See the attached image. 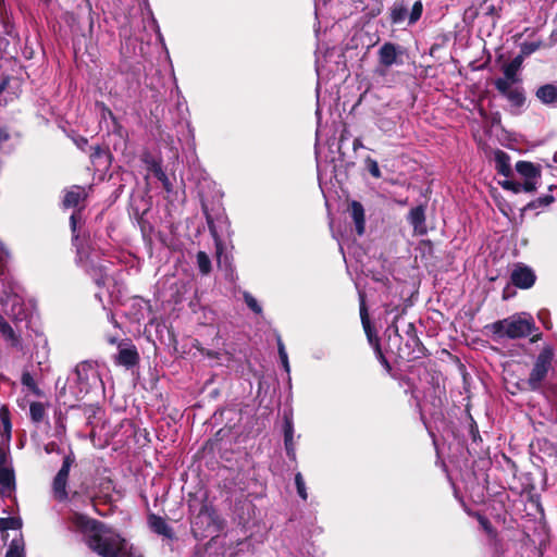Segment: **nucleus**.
<instances>
[{
  "instance_id": "nucleus-1",
  "label": "nucleus",
  "mask_w": 557,
  "mask_h": 557,
  "mask_svg": "<svg viewBox=\"0 0 557 557\" xmlns=\"http://www.w3.org/2000/svg\"><path fill=\"white\" fill-rule=\"evenodd\" d=\"M70 528L81 532L87 546L102 557H141L114 530L78 512L69 517Z\"/></svg>"
},
{
  "instance_id": "nucleus-2",
  "label": "nucleus",
  "mask_w": 557,
  "mask_h": 557,
  "mask_svg": "<svg viewBox=\"0 0 557 557\" xmlns=\"http://www.w3.org/2000/svg\"><path fill=\"white\" fill-rule=\"evenodd\" d=\"M534 327L532 317L525 312L513 314L491 325L493 333L500 338L525 337L532 333Z\"/></svg>"
},
{
  "instance_id": "nucleus-3",
  "label": "nucleus",
  "mask_w": 557,
  "mask_h": 557,
  "mask_svg": "<svg viewBox=\"0 0 557 557\" xmlns=\"http://www.w3.org/2000/svg\"><path fill=\"white\" fill-rule=\"evenodd\" d=\"M73 380L77 383L76 396L87 394L92 387L101 383L99 373L90 362H81L73 371Z\"/></svg>"
},
{
  "instance_id": "nucleus-4",
  "label": "nucleus",
  "mask_w": 557,
  "mask_h": 557,
  "mask_svg": "<svg viewBox=\"0 0 557 557\" xmlns=\"http://www.w3.org/2000/svg\"><path fill=\"white\" fill-rule=\"evenodd\" d=\"M553 349L545 347L537 356L533 369L530 373L528 385L530 389L537 391L543 380L546 377L553 361Z\"/></svg>"
},
{
  "instance_id": "nucleus-5",
  "label": "nucleus",
  "mask_w": 557,
  "mask_h": 557,
  "mask_svg": "<svg viewBox=\"0 0 557 557\" xmlns=\"http://www.w3.org/2000/svg\"><path fill=\"white\" fill-rule=\"evenodd\" d=\"M73 462H74V457L72 455L65 456L63 459L61 469L58 471L57 475L53 479V484H52L53 497L59 502H63L67 498L66 485H67L70 469H71Z\"/></svg>"
},
{
  "instance_id": "nucleus-6",
  "label": "nucleus",
  "mask_w": 557,
  "mask_h": 557,
  "mask_svg": "<svg viewBox=\"0 0 557 557\" xmlns=\"http://www.w3.org/2000/svg\"><path fill=\"white\" fill-rule=\"evenodd\" d=\"M359 296H360V319H361L363 330L367 334L368 341H369L370 345L374 348L380 361L388 369L389 364L382 354L379 338H377L373 327L371 326V322H370L369 314H368V309L366 307L364 296L361 293L359 294Z\"/></svg>"
},
{
  "instance_id": "nucleus-7",
  "label": "nucleus",
  "mask_w": 557,
  "mask_h": 557,
  "mask_svg": "<svg viewBox=\"0 0 557 557\" xmlns=\"http://www.w3.org/2000/svg\"><path fill=\"white\" fill-rule=\"evenodd\" d=\"M496 89L507 98V100L515 108H520L524 104L525 97L523 89L518 83H508L506 81H495Z\"/></svg>"
},
{
  "instance_id": "nucleus-8",
  "label": "nucleus",
  "mask_w": 557,
  "mask_h": 557,
  "mask_svg": "<svg viewBox=\"0 0 557 557\" xmlns=\"http://www.w3.org/2000/svg\"><path fill=\"white\" fill-rule=\"evenodd\" d=\"M516 171L524 178L523 191L532 193L537 187L540 170L533 163L519 161L516 164Z\"/></svg>"
},
{
  "instance_id": "nucleus-9",
  "label": "nucleus",
  "mask_w": 557,
  "mask_h": 557,
  "mask_svg": "<svg viewBox=\"0 0 557 557\" xmlns=\"http://www.w3.org/2000/svg\"><path fill=\"white\" fill-rule=\"evenodd\" d=\"M510 277L515 286L523 289L532 287L536 280L533 270L524 264H517Z\"/></svg>"
},
{
  "instance_id": "nucleus-10",
  "label": "nucleus",
  "mask_w": 557,
  "mask_h": 557,
  "mask_svg": "<svg viewBox=\"0 0 557 557\" xmlns=\"http://www.w3.org/2000/svg\"><path fill=\"white\" fill-rule=\"evenodd\" d=\"M0 302L4 314L15 319L20 318L22 304L21 298L16 294L8 295L7 299H3L2 296H0Z\"/></svg>"
},
{
  "instance_id": "nucleus-11",
  "label": "nucleus",
  "mask_w": 557,
  "mask_h": 557,
  "mask_svg": "<svg viewBox=\"0 0 557 557\" xmlns=\"http://www.w3.org/2000/svg\"><path fill=\"white\" fill-rule=\"evenodd\" d=\"M539 100L550 107H557V86L553 84H546L541 86L536 91Z\"/></svg>"
},
{
  "instance_id": "nucleus-12",
  "label": "nucleus",
  "mask_w": 557,
  "mask_h": 557,
  "mask_svg": "<svg viewBox=\"0 0 557 557\" xmlns=\"http://www.w3.org/2000/svg\"><path fill=\"white\" fill-rule=\"evenodd\" d=\"M398 51L395 45L387 42L384 44L379 50V58L381 64L386 67L397 63Z\"/></svg>"
},
{
  "instance_id": "nucleus-13",
  "label": "nucleus",
  "mask_w": 557,
  "mask_h": 557,
  "mask_svg": "<svg viewBox=\"0 0 557 557\" xmlns=\"http://www.w3.org/2000/svg\"><path fill=\"white\" fill-rule=\"evenodd\" d=\"M350 214L356 226L358 235H362L366 228L364 209L358 201L350 202Z\"/></svg>"
},
{
  "instance_id": "nucleus-14",
  "label": "nucleus",
  "mask_w": 557,
  "mask_h": 557,
  "mask_svg": "<svg viewBox=\"0 0 557 557\" xmlns=\"http://www.w3.org/2000/svg\"><path fill=\"white\" fill-rule=\"evenodd\" d=\"M494 161L497 173L503 175L504 177H510L511 165L509 156L502 150H497L494 153Z\"/></svg>"
},
{
  "instance_id": "nucleus-15",
  "label": "nucleus",
  "mask_w": 557,
  "mask_h": 557,
  "mask_svg": "<svg viewBox=\"0 0 557 557\" xmlns=\"http://www.w3.org/2000/svg\"><path fill=\"white\" fill-rule=\"evenodd\" d=\"M521 58L513 59L510 63L504 66V77L497 78L496 81H506L508 83H518V71L521 66Z\"/></svg>"
},
{
  "instance_id": "nucleus-16",
  "label": "nucleus",
  "mask_w": 557,
  "mask_h": 557,
  "mask_svg": "<svg viewBox=\"0 0 557 557\" xmlns=\"http://www.w3.org/2000/svg\"><path fill=\"white\" fill-rule=\"evenodd\" d=\"M0 485L3 493H11L15 488V475L12 468H0Z\"/></svg>"
},
{
  "instance_id": "nucleus-17",
  "label": "nucleus",
  "mask_w": 557,
  "mask_h": 557,
  "mask_svg": "<svg viewBox=\"0 0 557 557\" xmlns=\"http://www.w3.org/2000/svg\"><path fill=\"white\" fill-rule=\"evenodd\" d=\"M148 523L153 532L166 537H171V528L168 525L163 518L156 515H150L148 518Z\"/></svg>"
},
{
  "instance_id": "nucleus-18",
  "label": "nucleus",
  "mask_w": 557,
  "mask_h": 557,
  "mask_svg": "<svg viewBox=\"0 0 557 557\" xmlns=\"http://www.w3.org/2000/svg\"><path fill=\"white\" fill-rule=\"evenodd\" d=\"M409 221L411 225L413 226L414 231L423 234L425 232V215H424V209L422 207H416L411 209L409 213Z\"/></svg>"
},
{
  "instance_id": "nucleus-19",
  "label": "nucleus",
  "mask_w": 557,
  "mask_h": 557,
  "mask_svg": "<svg viewBox=\"0 0 557 557\" xmlns=\"http://www.w3.org/2000/svg\"><path fill=\"white\" fill-rule=\"evenodd\" d=\"M85 197H86L85 189L82 187L75 186L65 194L63 205L66 208L76 207Z\"/></svg>"
},
{
  "instance_id": "nucleus-20",
  "label": "nucleus",
  "mask_w": 557,
  "mask_h": 557,
  "mask_svg": "<svg viewBox=\"0 0 557 557\" xmlns=\"http://www.w3.org/2000/svg\"><path fill=\"white\" fill-rule=\"evenodd\" d=\"M0 333L11 346H17L20 344V337L3 318H0Z\"/></svg>"
},
{
  "instance_id": "nucleus-21",
  "label": "nucleus",
  "mask_w": 557,
  "mask_h": 557,
  "mask_svg": "<svg viewBox=\"0 0 557 557\" xmlns=\"http://www.w3.org/2000/svg\"><path fill=\"white\" fill-rule=\"evenodd\" d=\"M408 15L407 8L403 3H395L391 11V21L393 24L403 23Z\"/></svg>"
},
{
  "instance_id": "nucleus-22",
  "label": "nucleus",
  "mask_w": 557,
  "mask_h": 557,
  "mask_svg": "<svg viewBox=\"0 0 557 557\" xmlns=\"http://www.w3.org/2000/svg\"><path fill=\"white\" fill-rule=\"evenodd\" d=\"M22 527V520L16 517L0 518V532L17 530Z\"/></svg>"
},
{
  "instance_id": "nucleus-23",
  "label": "nucleus",
  "mask_w": 557,
  "mask_h": 557,
  "mask_svg": "<svg viewBox=\"0 0 557 557\" xmlns=\"http://www.w3.org/2000/svg\"><path fill=\"white\" fill-rule=\"evenodd\" d=\"M30 418L34 422H40L44 420L46 414L45 406L41 403H32L29 407Z\"/></svg>"
},
{
  "instance_id": "nucleus-24",
  "label": "nucleus",
  "mask_w": 557,
  "mask_h": 557,
  "mask_svg": "<svg viewBox=\"0 0 557 557\" xmlns=\"http://www.w3.org/2000/svg\"><path fill=\"white\" fill-rule=\"evenodd\" d=\"M5 557H25L24 543L22 540H13L7 550Z\"/></svg>"
},
{
  "instance_id": "nucleus-25",
  "label": "nucleus",
  "mask_w": 557,
  "mask_h": 557,
  "mask_svg": "<svg viewBox=\"0 0 557 557\" xmlns=\"http://www.w3.org/2000/svg\"><path fill=\"white\" fill-rule=\"evenodd\" d=\"M197 264L201 274L207 275L211 271V261L205 251L197 253Z\"/></svg>"
},
{
  "instance_id": "nucleus-26",
  "label": "nucleus",
  "mask_w": 557,
  "mask_h": 557,
  "mask_svg": "<svg viewBox=\"0 0 557 557\" xmlns=\"http://www.w3.org/2000/svg\"><path fill=\"white\" fill-rule=\"evenodd\" d=\"M119 361L125 366H134L137 361V352L133 349H122L119 354Z\"/></svg>"
},
{
  "instance_id": "nucleus-27",
  "label": "nucleus",
  "mask_w": 557,
  "mask_h": 557,
  "mask_svg": "<svg viewBox=\"0 0 557 557\" xmlns=\"http://www.w3.org/2000/svg\"><path fill=\"white\" fill-rule=\"evenodd\" d=\"M0 421L3 426V432L7 435L8 438L11 436L12 432V424L10 421V412L7 407H1L0 409Z\"/></svg>"
},
{
  "instance_id": "nucleus-28",
  "label": "nucleus",
  "mask_w": 557,
  "mask_h": 557,
  "mask_svg": "<svg viewBox=\"0 0 557 557\" xmlns=\"http://www.w3.org/2000/svg\"><path fill=\"white\" fill-rule=\"evenodd\" d=\"M422 11H423L422 2L420 0L416 1L411 8L410 13H409V24L410 25L414 24L421 17Z\"/></svg>"
},
{
  "instance_id": "nucleus-29",
  "label": "nucleus",
  "mask_w": 557,
  "mask_h": 557,
  "mask_svg": "<svg viewBox=\"0 0 557 557\" xmlns=\"http://www.w3.org/2000/svg\"><path fill=\"white\" fill-rule=\"evenodd\" d=\"M499 184L503 188H505L507 190H511L515 194H518L523 190V184L513 182V181L509 180V177H505L504 181H499Z\"/></svg>"
},
{
  "instance_id": "nucleus-30",
  "label": "nucleus",
  "mask_w": 557,
  "mask_h": 557,
  "mask_svg": "<svg viewBox=\"0 0 557 557\" xmlns=\"http://www.w3.org/2000/svg\"><path fill=\"white\" fill-rule=\"evenodd\" d=\"M76 247H77L78 261L86 268L87 271H89L90 268L92 267V261L91 260L89 261V255L87 253V251L85 250L84 247H79L77 244H76Z\"/></svg>"
},
{
  "instance_id": "nucleus-31",
  "label": "nucleus",
  "mask_w": 557,
  "mask_h": 557,
  "mask_svg": "<svg viewBox=\"0 0 557 557\" xmlns=\"http://www.w3.org/2000/svg\"><path fill=\"white\" fill-rule=\"evenodd\" d=\"M244 300L253 312L261 313L262 308L252 295H250L249 293H244Z\"/></svg>"
},
{
  "instance_id": "nucleus-32",
  "label": "nucleus",
  "mask_w": 557,
  "mask_h": 557,
  "mask_svg": "<svg viewBox=\"0 0 557 557\" xmlns=\"http://www.w3.org/2000/svg\"><path fill=\"white\" fill-rule=\"evenodd\" d=\"M10 258L9 251L0 247V280H4L7 262Z\"/></svg>"
},
{
  "instance_id": "nucleus-33",
  "label": "nucleus",
  "mask_w": 557,
  "mask_h": 557,
  "mask_svg": "<svg viewBox=\"0 0 557 557\" xmlns=\"http://www.w3.org/2000/svg\"><path fill=\"white\" fill-rule=\"evenodd\" d=\"M295 484H296V487H297V492L299 494V496L302 498V499H307L308 495H307V490H306V485H305V481L302 479V475L301 473H297L295 475Z\"/></svg>"
},
{
  "instance_id": "nucleus-34",
  "label": "nucleus",
  "mask_w": 557,
  "mask_h": 557,
  "mask_svg": "<svg viewBox=\"0 0 557 557\" xmlns=\"http://www.w3.org/2000/svg\"><path fill=\"white\" fill-rule=\"evenodd\" d=\"M366 164H367V168L370 172V174L375 177V178H380L381 177V171H380V168H379V164L377 162L372 159V158H367L366 159Z\"/></svg>"
},
{
  "instance_id": "nucleus-35",
  "label": "nucleus",
  "mask_w": 557,
  "mask_h": 557,
  "mask_svg": "<svg viewBox=\"0 0 557 557\" xmlns=\"http://www.w3.org/2000/svg\"><path fill=\"white\" fill-rule=\"evenodd\" d=\"M540 41L523 42L521 45V53L523 55H530L531 53L535 52L540 48Z\"/></svg>"
},
{
  "instance_id": "nucleus-36",
  "label": "nucleus",
  "mask_w": 557,
  "mask_h": 557,
  "mask_svg": "<svg viewBox=\"0 0 557 557\" xmlns=\"http://www.w3.org/2000/svg\"><path fill=\"white\" fill-rule=\"evenodd\" d=\"M22 384L33 392H37V385L33 375L29 372H23L21 377Z\"/></svg>"
},
{
  "instance_id": "nucleus-37",
  "label": "nucleus",
  "mask_w": 557,
  "mask_h": 557,
  "mask_svg": "<svg viewBox=\"0 0 557 557\" xmlns=\"http://www.w3.org/2000/svg\"><path fill=\"white\" fill-rule=\"evenodd\" d=\"M294 436V426L293 422L288 417H285V425H284V438H292Z\"/></svg>"
},
{
  "instance_id": "nucleus-38",
  "label": "nucleus",
  "mask_w": 557,
  "mask_h": 557,
  "mask_svg": "<svg viewBox=\"0 0 557 557\" xmlns=\"http://www.w3.org/2000/svg\"><path fill=\"white\" fill-rule=\"evenodd\" d=\"M284 442H285V448H286V453H287L288 457L294 459L295 458V446H294L293 437L290 440L284 438Z\"/></svg>"
},
{
  "instance_id": "nucleus-39",
  "label": "nucleus",
  "mask_w": 557,
  "mask_h": 557,
  "mask_svg": "<svg viewBox=\"0 0 557 557\" xmlns=\"http://www.w3.org/2000/svg\"><path fill=\"white\" fill-rule=\"evenodd\" d=\"M152 168H153L154 175H156L159 180H161V181H163V182H166V181H168V178H166V176H165L164 172L162 171V169H161L160 164H158V163H153Z\"/></svg>"
},
{
  "instance_id": "nucleus-40",
  "label": "nucleus",
  "mask_w": 557,
  "mask_h": 557,
  "mask_svg": "<svg viewBox=\"0 0 557 557\" xmlns=\"http://www.w3.org/2000/svg\"><path fill=\"white\" fill-rule=\"evenodd\" d=\"M397 319H398V317H395L394 321L388 326L387 331L392 332L395 335V337L399 338L400 335H399V330L397 326Z\"/></svg>"
},
{
  "instance_id": "nucleus-41",
  "label": "nucleus",
  "mask_w": 557,
  "mask_h": 557,
  "mask_svg": "<svg viewBox=\"0 0 557 557\" xmlns=\"http://www.w3.org/2000/svg\"><path fill=\"white\" fill-rule=\"evenodd\" d=\"M479 522L480 524L482 525V528L487 532V533H492V525L491 523L488 522V520L484 517H479Z\"/></svg>"
},
{
  "instance_id": "nucleus-42",
  "label": "nucleus",
  "mask_w": 557,
  "mask_h": 557,
  "mask_svg": "<svg viewBox=\"0 0 557 557\" xmlns=\"http://www.w3.org/2000/svg\"><path fill=\"white\" fill-rule=\"evenodd\" d=\"M9 138V132L5 128H0V148H2L3 144L7 143Z\"/></svg>"
},
{
  "instance_id": "nucleus-43",
  "label": "nucleus",
  "mask_w": 557,
  "mask_h": 557,
  "mask_svg": "<svg viewBox=\"0 0 557 557\" xmlns=\"http://www.w3.org/2000/svg\"><path fill=\"white\" fill-rule=\"evenodd\" d=\"M277 346H278V355L280 357H284L287 355L286 350H285V346L283 344V342L281 341V338H278L277 341Z\"/></svg>"
},
{
  "instance_id": "nucleus-44",
  "label": "nucleus",
  "mask_w": 557,
  "mask_h": 557,
  "mask_svg": "<svg viewBox=\"0 0 557 557\" xmlns=\"http://www.w3.org/2000/svg\"><path fill=\"white\" fill-rule=\"evenodd\" d=\"M8 467L7 466V454L5 451L0 447V468Z\"/></svg>"
},
{
  "instance_id": "nucleus-45",
  "label": "nucleus",
  "mask_w": 557,
  "mask_h": 557,
  "mask_svg": "<svg viewBox=\"0 0 557 557\" xmlns=\"http://www.w3.org/2000/svg\"><path fill=\"white\" fill-rule=\"evenodd\" d=\"M76 219H77V214L74 212L70 219L73 234H75V231H76Z\"/></svg>"
},
{
  "instance_id": "nucleus-46",
  "label": "nucleus",
  "mask_w": 557,
  "mask_h": 557,
  "mask_svg": "<svg viewBox=\"0 0 557 557\" xmlns=\"http://www.w3.org/2000/svg\"><path fill=\"white\" fill-rule=\"evenodd\" d=\"M539 201H540L541 205H549L550 202L554 201V197L553 196H546L544 198H540Z\"/></svg>"
},
{
  "instance_id": "nucleus-47",
  "label": "nucleus",
  "mask_w": 557,
  "mask_h": 557,
  "mask_svg": "<svg viewBox=\"0 0 557 557\" xmlns=\"http://www.w3.org/2000/svg\"><path fill=\"white\" fill-rule=\"evenodd\" d=\"M280 359H281V362H282V364H283V367H284L285 371H286V372H289V363H288V357H287V355L285 356V358H284V357H280Z\"/></svg>"
},
{
  "instance_id": "nucleus-48",
  "label": "nucleus",
  "mask_w": 557,
  "mask_h": 557,
  "mask_svg": "<svg viewBox=\"0 0 557 557\" xmlns=\"http://www.w3.org/2000/svg\"><path fill=\"white\" fill-rule=\"evenodd\" d=\"M352 147H354V150H357V149H359V148H362V147H363V145H362L361 139L356 138V139L354 140V143H352Z\"/></svg>"
},
{
  "instance_id": "nucleus-49",
  "label": "nucleus",
  "mask_w": 557,
  "mask_h": 557,
  "mask_svg": "<svg viewBox=\"0 0 557 557\" xmlns=\"http://www.w3.org/2000/svg\"><path fill=\"white\" fill-rule=\"evenodd\" d=\"M212 513L213 512H210L209 508L207 506H205L201 511H200V516L202 515H208V517L212 520Z\"/></svg>"
},
{
  "instance_id": "nucleus-50",
  "label": "nucleus",
  "mask_w": 557,
  "mask_h": 557,
  "mask_svg": "<svg viewBox=\"0 0 557 557\" xmlns=\"http://www.w3.org/2000/svg\"><path fill=\"white\" fill-rule=\"evenodd\" d=\"M95 281L98 285H101V284H104L106 283V278L104 276H100V277H95Z\"/></svg>"
},
{
  "instance_id": "nucleus-51",
  "label": "nucleus",
  "mask_w": 557,
  "mask_h": 557,
  "mask_svg": "<svg viewBox=\"0 0 557 557\" xmlns=\"http://www.w3.org/2000/svg\"><path fill=\"white\" fill-rule=\"evenodd\" d=\"M206 356H208L209 358H213V357H216V352H213V351H210V350H207V351H202Z\"/></svg>"
},
{
  "instance_id": "nucleus-52",
  "label": "nucleus",
  "mask_w": 557,
  "mask_h": 557,
  "mask_svg": "<svg viewBox=\"0 0 557 557\" xmlns=\"http://www.w3.org/2000/svg\"><path fill=\"white\" fill-rule=\"evenodd\" d=\"M7 87V82H2L0 83V95L3 92V90L5 89Z\"/></svg>"
},
{
  "instance_id": "nucleus-53",
  "label": "nucleus",
  "mask_w": 557,
  "mask_h": 557,
  "mask_svg": "<svg viewBox=\"0 0 557 557\" xmlns=\"http://www.w3.org/2000/svg\"><path fill=\"white\" fill-rule=\"evenodd\" d=\"M46 450H47L48 453H49V451H51V450H52V444L47 445V446H46Z\"/></svg>"
},
{
  "instance_id": "nucleus-54",
  "label": "nucleus",
  "mask_w": 557,
  "mask_h": 557,
  "mask_svg": "<svg viewBox=\"0 0 557 557\" xmlns=\"http://www.w3.org/2000/svg\"><path fill=\"white\" fill-rule=\"evenodd\" d=\"M14 293H10V294H7V292H3V295L8 296V295H13ZM3 299H7V297H2Z\"/></svg>"
},
{
  "instance_id": "nucleus-55",
  "label": "nucleus",
  "mask_w": 557,
  "mask_h": 557,
  "mask_svg": "<svg viewBox=\"0 0 557 557\" xmlns=\"http://www.w3.org/2000/svg\"><path fill=\"white\" fill-rule=\"evenodd\" d=\"M543 315H544V312H540L539 313V318L542 320L543 319Z\"/></svg>"
}]
</instances>
